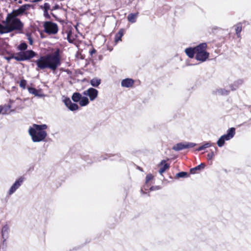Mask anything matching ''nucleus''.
I'll use <instances>...</instances> for the list:
<instances>
[{
    "label": "nucleus",
    "instance_id": "obj_35",
    "mask_svg": "<svg viewBox=\"0 0 251 251\" xmlns=\"http://www.w3.org/2000/svg\"><path fill=\"white\" fill-rule=\"evenodd\" d=\"M43 15H44V16L46 19H50V15L48 13V11H44Z\"/></svg>",
    "mask_w": 251,
    "mask_h": 251
},
{
    "label": "nucleus",
    "instance_id": "obj_28",
    "mask_svg": "<svg viewBox=\"0 0 251 251\" xmlns=\"http://www.w3.org/2000/svg\"><path fill=\"white\" fill-rule=\"evenodd\" d=\"M28 91L29 93L34 95L35 96H38V91L34 88H29Z\"/></svg>",
    "mask_w": 251,
    "mask_h": 251
},
{
    "label": "nucleus",
    "instance_id": "obj_22",
    "mask_svg": "<svg viewBox=\"0 0 251 251\" xmlns=\"http://www.w3.org/2000/svg\"><path fill=\"white\" fill-rule=\"evenodd\" d=\"M205 167V165L203 163H201L200 165L196 166L195 168H193L190 170V172L192 174H195L196 173L197 171L200 170L202 169H203Z\"/></svg>",
    "mask_w": 251,
    "mask_h": 251
},
{
    "label": "nucleus",
    "instance_id": "obj_9",
    "mask_svg": "<svg viewBox=\"0 0 251 251\" xmlns=\"http://www.w3.org/2000/svg\"><path fill=\"white\" fill-rule=\"evenodd\" d=\"M83 94L85 96H88L91 101H93L98 97V91L93 88H90L84 91Z\"/></svg>",
    "mask_w": 251,
    "mask_h": 251
},
{
    "label": "nucleus",
    "instance_id": "obj_15",
    "mask_svg": "<svg viewBox=\"0 0 251 251\" xmlns=\"http://www.w3.org/2000/svg\"><path fill=\"white\" fill-rule=\"evenodd\" d=\"M138 13L129 14L127 17V20L130 23H135L136 21V19L138 17Z\"/></svg>",
    "mask_w": 251,
    "mask_h": 251
},
{
    "label": "nucleus",
    "instance_id": "obj_6",
    "mask_svg": "<svg viewBox=\"0 0 251 251\" xmlns=\"http://www.w3.org/2000/svg\"><path fill=\"white\" fill-rule=\"evenodd\" d=\"M44 27L45 31L49 34H55L58 30L57 24L51 22H45Z\"/></svg>",
    "mask_w": 251,
    "mask_h": 251
},
{
    "label": "nucleus",
    "instance_id": "obj_2",
    "mask_svg": "<svg viewBox=\"0 0 251 251\" xmlns=\"http://www.w3.org/2000/svg\"><path fill=\"white\" fill-rule=\"evenodd\" d=\"M48 128L45 125L33 124L29 128L28 133L33 142H40L44 140L47 136V133L45 130Z\"/></svg>",
    "mask_w": 251,
    "mask_h": 251
},
{
    "label": "nucleus",
    "instance_id": "obj_25",
    "mask_svg": "<svg viewBox=\"0 0 251 251\" xmlns=\"http://www.w3.org/2000/svg\"><path fill=\"white\" fill-rule=\"evenodd\" d=\"M68 108L71 111H75L78 109V106L77 104L72 102Z\"/></svg>",
    "mask_w": 251,
    "mask_h": 251
},
{
    "label": "nucleus",
    "instance_id": "obj_20",
    "mask_svg": "<svg viewBox=\"0 0 251 251\" xmlns=\"http://www.w3.org/2000/svg\"><path fill=\"white\" fill-rule=\"evenodd\" d=\"M89 103L88 98L86 97H82L79 101V103L81 106H85L88 105Z\"/></svg>",
    "mask_w": 251,
    "mask_h": 251
},
{
    "label": "nucleus",
    "instance_id": "obj_30",
    "mask_svg": "<svg viewBox=\"0 0 251 251\" xmlns=\"http://www.w3.org/2000/svg\"><path fill=\"white\" fill-rule=\"evenodd\" d=\"M153 176L151 174H148L147 175L146 177V185L145 186V187L146 186L148 187L147 185V184L149 183V182L153 178Z\"/></svg>",
    "mask_w": 251,
    "mask_h": 251
},
{
    "label": "nucleus",
    "instance_id": "obj_31",
    "mask_svg": "<svg viewBox=\"0 0 251 251\" xmlns=\"http://www.w3.org/2000/svg\"><path fill=\"white\" fill-rule=\"evenodd\" d=\"M187 176V173L184 172H180L176 175L177 177H185Z\"/></svg>",
    "mask_w": 251,
    "mask_h": 251
},
{
    "label": "nucleus",
    "instance_id": "obj_12",
    "mask_svg": "<svg viewBox=\"0 0 251 251\" xmlns=\"http://www.w3.org/2000/svg\"><path fill=\"white\" fill-rule=\"evenodd\" d=\"M160 167L159 172L162 175L166 170L169 168V165L166 163L165 160H162L159 164Z\"/></svg>",
    "mask_w": 251,
    "mask_h": 251
},
{
    "label": "nucleus",
    "instance_id": "obj_36",
    "mask_svg": "<svg viewBox=\"0 0 251 251\" xmlns=\"http://www.w3.org/2000/svg\"><path fill=\"white\" fill-rule=\"evenodd\" d=\"M214 156V154L213 152H211V153H208L207 154V159L208 160H211L212 159V158Z\"/></svg>",
    "mask_w": 251,
    "mask_h": 251
},
{
    "label": "nucleus",
    "instance_id": "obj_21",
    "mask_svg": "<svg viewBox=\"0 0 251 251\" xmlns=\"http://www.w3.org/2000/svg\"><path fill=\"white\" fill-rule=\"evenodd\" d=\"M82 97L81 94L79 93H75L72 97L73 100L75 102H79Z\"/></svg>",
    "mask_w": 251,
    "mask_h": 251
},
{
    "label": "nucleus",
    "instance_id": "obj_1",
    "mask_svg": "<svg viewBox=\"0 0 251 251\" xmlns=\"http://www.w3.org/2000/svg\"><path fill=\"white\" fill-rule=\"evenodd\" d=\"M35 63L39 69H50L55 71L61 64L59 50L52 53L41 56Z\"/></svg>",
    "mask_w": 251,
    "mask_h": 251
},
{
    "label": "nucleus",
    "instance_id": "obj_26",
    "mask_svg": "<svg viewBox=\"0 0 251 251\" xmlns=\"http://www.w3.org/2000/svg\"><path fill=\"white\" fill-rule=\"evenodd\" d=\"M40 8L43 11H48L50 9V5L48 3H45L43 5L40 6Z\"/></svg>",
    "mask_w": 251,
    "mask_h": 251
},
{
    "label": "nucleus",
    "instance_id": "obj_33",
    "mask_svg": "<svg viewBox=\"0 0 251 251\" xmlns=\"http://www.w3.org/2000/svg\"><path fill=\"white\" fill-rule=\"evenodd\" d=\"M26 48L27 45L25 43L21 44L19 46V49L20 50H25V49H26Z\"/></svg>",
    "mask_w": 251,
    "mask_h": 251
},
{
    "label": "nucleus",
    "instance_id": "obj_23",
    "mask_svg": "<svg viewBox=\"0 0 251 251\" xmlns=\"http://www.w3.org/2000/svg\"><path fill=\"white\" fill-rule=\"evenodd\" d=\"M211 145H212V144L210 142H207V143L204 144L203 145L200 147L198 149H197V151H201L202 150H204L205 148L210 147V146H211Z\"/></svg>",
    "mask_w": 251,
    "mask_h": 251
},
{
    "label": "nucleus",
    "instance_id": "obj_14",
    "mask_svg": "<svg viewBox=\"0 0 251 251\" xmlns=\"http://www.w3.org/2000/svg\"><path fill=\"white\" fill-rule=\"evenodd\" d=\"M9 230V226L7 225H4L2 227V229H1L2 237L5 240H6V239L8 237Z\"/></svg>",
    "mask_w": 251,
    "mask_h": 251
},
{
    "label": "nucleus",
    "instance_id": "obj_13",
    "mask_svg": "<svg viewBox=\"0 0 251 251\" xmlns=\"http://www.w3.org/2000/svg\"><path fill=\"white\" fill-rule=\"evenodd\" d=\"M11 107L10 105H4V106H0V113L3 114H9L11 111H14L10 110Z\"/></svg>",
    "mask_w": 251,
    "mask_h": 251
},
{
    "label": "nucleus",
    "instance_id": "obj_29",
    "mask_svg": "<svg viewBox=\"0 0 251 251\" xmlns=\"http://www.w3.org/2000/svg\"><path fill=\"white\" fill-rule=\"evenodd\" d=\"M67 39H68V41L70 43H72L74 41V40H75L74 37L73 36H72V32L70 31L68 33Z\"/></svg>",
    "mask_w": 251,
    "mask_h": 251
},
{
    "label": "nucleus",
    "instance_id": "obj_7",
    "mask_svg": "<svg viewBox=\"0 0 251 251\" xmlns=\"http://www.w3.org/2000/svg\"><path fill=\"white\" fill-rule=\"evenodd\" d=\"M195 143L190 142L179 143L173 147V150L176 151H179L184 149L190 148L195 147Z\"/></svg>",
    "mask_w": 251,
    "mask_h": 251
},
{
    "label": "nucleus",
    "instance_id": "obj_39",
    "mask_svg": "<svg viewBox=\"0 0 251 251\" xmlns=\"http://www.w3.org/2000/svg\"><path fill=\"white\" fill-rule=\"evenodd\" d=\"M96 52V50H92L91 51H90V53L91 54H92L93 53H95Z\"/></svg>",
    "mask_w": 251,
    "mask_h": 251
},
{
    "label": "nucleus",
    "instance_id": "obj_10",
    "mask_svg": "<svg viewBox=\"0 0 251 251\" xmlns=\"http://www.w3.org/2000/svg\"><path fill=\"white\" fill-rule=\"evenodd\" d=\"M35 55V53L33 51L31 50H26L22 53L21 60H24L29 59L33 57Z\"/></svg>",
    "mask_w": 251,
    "mask_h": 251
},
{
    "label": "nucleus",
    "instance_id": "obj_38",
    "mask_svg": "<svg viewBox=\"0 0 251 251\" xmlns=\"http://www.w3.org/2000/svg\"><path fill=\"white\" fill-rule=\"evenodd\" d=\"M28 40H29V44H30V45H32V43H33V41H32V40L31 39V37L29 36V37H28Z\"/></svg>",
    "mask_w": 251,
    "mask_h": 251
},
{
    "label": "nucleus",
    "instance_id": "obj_19",
    "mask_svg": "<svg viewBox=\"0 0 251 251\" xmlns=\"http://www.w3.org/2000/svg\"><path fill=\"white\" fill-rule=\"evenodd\" d=\"M214 93L217 95H227L228 91L225 89H219L214 91Z\"/></svg>",
    "mask_w": 251,
    "mask_h": 251
},
{
    "label": "nucleus",
    "instance_id": "obj_18",
    "mask_svg": "<svg viewBox=\"0 0 251 251\" xmlns=\"http://www.w3.org/2000/svg\"><path fill=\"white\" fill-rule=\"evenodd\" d=\"M101 80L100 78L95 77L93 78L90 81L91 85L95 87H97L100 84Z\"/></svg>",
    "mask_w": 251,
    "mask_h": 251
},
{
    "label": "nucleus",
    "instance_id": "obj_27",
    "mask_svg": "<svg viewBox=\"0 0 251 251\" xmlns=\"http://www.w3.org/2000/svg\"><path fill=\"white\" fill-rule=\"evenodd\" d=\"M123 32L121 31H120L115 36V42L117 43L118 41H121V37L123 36Z\"/></svg>",
    "mask_w": 251,
    "mask_h": 251
},
{
    "label": "nucleus",
    "instance_id": "obj_24",
    "mask_svg": "<svg viewBox=\"0 0 251 251\" xmlns=\"http://www.w3.org/2000/svg\"><path fill=\"white\" fill-rule=\"evenodd\" d=\"M235 31L236 34L238 37H240V33L242 30V25L241 24H238L235 26Z\"/></svg>",
    "mask_w": 251,
    "mask_h": 251
},
{
    "label": "nucleus",
    "instance_id": "obj_11",
    "mask_svg": "<svg viewBox=\"0 0 251 251\" xmlns=\"http://www.w3.org/2000/svg\"><path fill=\"white\" fill-rule=\"evenodd\" d=\"M134 81L131 78H126L121 81V86L125 88L132 87L134 84Z\"/></svg>",
    "mask_w": 251,
    "mask_h": 251
},
{
    "label": "nucleus",
    "instance_id": "obj_32",
    "mask_svg": "<svg viewBox=\"0 0 251 251\" xmlns=\"http://www.w3.org/2000/svg\"><path fill=\"white\" fill-rule=\"evenodd\" d=\"M64 102L67 107H68L69 105L72 103V101L69 98H65L64 100Z\"/></svg>",
    "mask_w": 251,
    "mask_h": 251
},
{
    "label": "nucleus",
    "instance_id": "obj_34",
    "mask_svg": "<svg viewBox=\"0 0 251 251\" xmlns=\"http://www.w3.org/2000/svg\"><path fill=\"white\" fill-rule=\"evenodd\" d=\"M26 85V81L25 80H22L20 83V87L25 88Z\"/></svg>",
    "mask_w": 251,
    "mask_h": 251
},
{
    "label": "nucleus",
    "instance_id": "obj_17",
    "mask_svg": "<svg viewBox=\"0 0 251 251\" xmlns=\"http://www.w3.org/2000/svg\"><path fill=\"white\" fill-rule=\"evenodd\" d=\"M186 54L190 57L193 58L194 54H195V48H187L185 50Z\"/></svg>",
    "mask_w": 251,
    "mask_h": 251
},
{
    "label": "nucleus",
    "instance_id": "obj_8",
    "mask_svg": "<svg viewBox=\"0 0 251 251\" xmlns=\"http://www.w3.org/2000/svg\"><path fill=\"white\" fill-rule=\"evenodd\" d=\"M24 177H21L17 179L14 184L11 186L8 192V194L11 195L13 194L22 185L24 181Z\"/></svg>",
    "mask_w": 251,
    "mask_h": 251
},
{
    "label": "nucleus",
    "instance_id": "obj_5",
    "mask_svg": "<svg viewBox=\"0 0 251 251\" xmlns=\"http://www.w3.org/2000/svg\"><path fill=\"white\" fill-rule=\"evenodd\" d=\"M235 129L234 127L229 128L226 134L223 135L220 137L217 141V145L219 147H222L224 145L226 141H228L232 138L235 133Z\"/></svg>",
    "mask_w": 251,
    "mask_h": 251
},
{
    "label": "nucleus",
    "instance_id": "obj_37",
    "mask_svg": "<svg viewBox=\"0 0 251 251\" xmlns=\"http://www.w3.org/2000/svg\"><path fill=\"white\" fill-rule=\"evenodd\" d=\"M160 189V187L158 186H152L150 188V190L151 191H154V190H159Z\"/></svg>",
    "mask_w": 251,
    "mask_h": 251
},
{
    "label": "nucleus",
    "instance_id": "obj_16",
    "mask_svg": "<svg viewBox=\"0 0 251 251\" xmlns=\"http://www.w3.org/2000/svg\"><path fill=\"white\" fill-rule=\"evenodd\" d=\"M30 7L29 4H25L21 6L16 11L17 15L23 14Z\"/></svg>",
    "mask_w": 251,
    "mask_h": 251
},
{
    "label": "nucleus",
    "instance_id": "obj_4",
    "mask_svg": "<svg viewBox=\"0 0 251 251\" xmlns=\"http://www.w3.org/2000/svg\"><path fill=\"white\" fill-rule=\"evenodd\" d=\"M207 45L203 43L195 47V58L201 62L205 61L209 57V53L206 51Z\"/></svg>",
    "mask_w": 251,
    "mask_h": 251
},
{
    "label": "nucleus",
    "instance_id": "obj_3",
    "mask_svg": "<svg viewBox=\"0 0 251 251\" xmlns=\"http://www.w3.org/2000/svg\"><path fill=\"white\" fill-rule=\"evenodd\" d=\"M3 25H2L1 34L7 33L13 30H20L23 27V24L20 20L14 16L9 15Z\"/></svg>",
    "mask_w": 251,
    "mask_h": 251
}]
</instances>
